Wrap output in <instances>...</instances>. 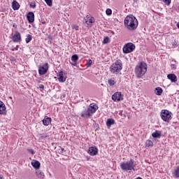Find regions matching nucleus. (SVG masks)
<instances>
[{
    "mask_svg": "<svg viewBox=\"0 0 179 179\" xmlns=\"http://www.w3.org/2000/svg\"><path fill=\"white\" fill-rule=\"evenodd\" d=\"M80 117L82 118H92V117H93V115L87 108V109H85L83 111L81 112Z\"/></svg>",
    "mask_w": 179,
    "mask_h": 179,
    "instance_id": "11",
    "label": "nucleus"
},
{
    "mask_svg": "<svg viewBox=\"0 0 179 179\" xmlns=\"http://www.w3.org/2000/svg\"><path fill=\"white\" fill-rule=\"evenodd\" d=\"M87 160H89V157H87Z\"/></svg>",
    "mask_w": 179,
    "mask_h": 179,
    "instance_id": "50",
    "label": "nucleus"
},
{
    "mask_svg": "<svg viewBox=\"0 0 179 179\" xmlns=\"http://www.w3.org/2000/svg\"><path fill=\"white\" fill-rule=\"evenodd\" d=\"M13 27H15V29H17V24H16V23H14L13 24Z\"/></svg>",
    "mask_w": 179,
    "mask_h": 179,
    "instance_id": "43",
    "label": "nucleus"
},
{
    "mask_svg": "<svg viewBox=\"0 0 179 179\" xmlns=\"http://www.w3.org/2000/svg\"><path fill=\"white\" fill-rule=\"evenodd\" d=\"M48 63H45L43 65L38 66V73L41 76L45 75L48 72Z\"/></svg>",
    "mask_w": 179,
    "mask_h": 179,
    "instance_id": "7",
    "label": "nucleus"
},
{
    "mask_svg": "<svg viewBox=\"0 0 179 179\" xmlns=\"http://www.w3.org/2000/svg\"><path fill=\"white\" fill-rule=\"evenodd\" d=\"M106 15H108V16H110V15H111L113 13V10H111V9L108 8L106 11Z\"/></svg>",
    "mask_w": 179,
    "mask_h": 179,
    "instance_id": "33",
    "label": "nucleus"
},
{
    "mask_svg": "<svg viewBox=\"0 0 179 179\" xmlns=\"http://www.w3.org/2000/svg\"><path fill=\"white\" fill-rule=\"evenodd\" d=\"M112 100L113 101H122L124 100V95L120 92H117L112 95Z\"/></svg>",
    "mask_w": 179,
    "mask_h": 179,
    "instance_id": "8",
    "label": "nucleus"
},
{
    "mask_svg": "<svg viewBox=\"0 0 179 179\" xmlns=\"http://www.w3.org/2000/svg\"><path fill=\"white\" fill-rule=\"evenodd\" d=\"M173 113L167 109H163L160 112V117L162 121L164 122H170L171 120H173Z\"/></svg>",
    "mask_w": 179,
    "mask_h": 179,
    "instance_id": "5",
    "label": "nucleus"
},
{
    "mask_svg": "<svg viewBox=\"0 0 179 179\" xmlns=\"http://www.w3.org/2000/svg\"><path fill=\"white\" fill-rule=\"evenodd\" d=\"M70 64H71V65H72L73 66H76L77 62H73V63H72V62H70Z\"/></svg>",
    "mask_w": 179,
    "mask_h": 179,
    "instance_id": "41",
    "label": "nucleus"
},
{
    "mask_svg": "<svg viewBox=\"0 0 179 179\" xmlns=\"http://www.w3.org/2000/svg\"><path fill=\"white\" fill-rule=\"evenodd\" d=\"M124 24L125 29L129 31H134L138 29V19L132 15H129L124 18Z\"/></svg>",
    "mask_w": 179,
    "mask_h": 179,
    "instance_id": "1",
    "label": "nucleus"
},
{
    "mask_svg": "<svg viewBox=\"0 0 179 179\" xmlns=\"http://www.w3.org/2000/svg\"><path fill=\"white\" fill-rule=\"evenodd\" d=\"M13 10H19V8H20V5L19 4V3H17V1H16V0H14L13 1Z\"/></svg>",
    "mask_w": 179,
    "mask_h": 179,
    "instance_id": "18",
    "label": "nucleus"
},
{
    "mask_svg": "<svg viewBox=\"0 0 179 179\" xmlns=\"http://www.w3.org/2000/svg\"><path fill=\"white\" fill-rule=\"evenodd\" d=\"M27 150L29 153H31V155H36V152L33 149L28 148L27 149Z\"/></svg>",
    "mask_w": 179,
    "mask_h": 179,
    "instance_id": "32",
    "label": "nucleus"
},
{
    "mask_svg": "<svg viewBox=\"0 0 179 179\" xmlns=\"http://www.w3.org/2000/svg\"><path fill=\"white\" fill-rule=\"evenodd\" d=\"M87 109L90 110V112L93 115V114H94L96 113V111H97L99 110V105H97L95 103H92L88 106Z\"/></svg>",
    "mask_w": 179,
    "mask_h": 179,
    "instance_id": "9",
    "label": "nucleus"
},
{
    "mask_svg": "<svg viewBox=\"0 0 179 179\" xmlns=\"http://www.w3.org/2000/svg\"><path fill=\"white\" fill-rule=\"evenodd\" d=\"M152 138H158L160 139V138H162V131L157 130L152 134Z\"/></svg>",
    "mask_w": 179,
    "mask_h": 179,
    "instance_id": "19",
    "label": "nucleus"
},
{
    "mask_svg": "<svg viewBox=\"0 0 179 179\" xmlns=\"http://www.w3.org/2000/svg\"><path fill=\"white\" fill-rule=\"evenodd\" d=\"M31 166L34 167V169L38 170V169H40V162L35 160L34 162H31Z\"/></svg>",
    "mask_w": 179,
    "mask_h": 179,
    "instance_id": "21",
    "label": "nucleus"
},
{
    "mask_svg": "<svg viewBox=\"0 0 179 179\" xmlns=\"http://www.w3.org/2000/svg\"><path fill=\"white\" fill-rule=\"evenodd\" d=\"M57 78L60 83H64L66 80V76H65V73L63 71H60L57 73Z\"/></svg>",
    "mask_w": 179,
    "mask_h": 179,
    "instance_id": "10",
    "label": "nucleus"
},
{
    "mask_svg": "<svg viewBox=\"0 0 179 179\" xmlns=\"http://www.w3.org/2000/svg\"><path fill=\"white\" fill-rule=\"evenodd\" d=\"M102 43L103 44H108V43H110V38L108 36H105Z\"/></svg>",
    "mask_w": 179,
    "mask_h": 179,
    "instance_id": "27",
    "label": "nucleus"
},
{
    "mask_svg": "<svg viewBox=\"0 0 179 179\" xmlns=\"http://www.w3.org/2000/svg\"><path fill=\"white\" fill-rule=\"evenodd\" d=\"M146 148H153V141L151 140H147L145 141Z\"/></svg>",
    "mask_w": 179,
    "mask_h": 179,
    "instance_id": "23",
    "label": "nucleus"
},
{
    "mask_svg": "<svg viewBox=\"0 0 179 179\" xmlns=\"http://www.w3.org/2000/svg\"><path fill=\"white\" fill-rule=\"evenodd\" d=\"M173 176L175 178H179V166L176 167V169L173 172Z\"/></svg>",
    "mask_w": 179,
    "mask_h": 179,
    "instance_id": "24",
    "label": "nucleus"
},
{
    "mask_svg": "<svg viewBox=\"0 0 179 179\" xmlns=\"http://www.w3.org/2000/svg\"><path fill=\"white\" fill-rule=\"evenodd\" d=\"M110 71L112 73L118 75V73L122 71V62L121 59L116 60L115 62L110 66Z\"/></svg>",
    "mask_w": 179,
    "mask_h": 179,
    "instance_id": "4",
    "label": "nucleus"
},
{
    "mask_svg": "<svg viewBox=\"0 0 179 179\" xmlns=\"http://www.w3.org/2000/svg\"><path fill=\"white\" fill-rule=\"evenodd\" d=\"M135 48H136L135 44L132 43H127L124 45L122 51L124 54H129L131 52H133Z\"/></svg>",
    "mask_w": 179,
    "mask_h": 179,
    "instance_id": "6",
    "label": "nucleus"
},
{
    "mask_svg": "<svg viewBox=\"0 0 179 179\" xmlns=\"http://www.w3.org/2000/svg\"><path fill=\"white\" fill-rule=\"evenodd\" d=\"M6 110V106H5V103L0 101V115H3V114H5Z\"/></svg>",
    "mask_w": 179,
    "mask_h": 179,
    "instance_id": "17",
    "label": "nucleus"
},
{
    "mask_svg": "<svg viewBox=\"0 0 179 179\" xmlns=\"http://www.w3.org/2000/svg\"><path fill=\"white\" fill-rule=\"evenodd\" d=\"M39 89H41L42 90H44V85L41 84V85H39Z\"/></svg>",
    "mask_w": 179,
    "mask_h": 179,
    "instance_id": "40",
    "label": "nucleus"
},
{
    "mask_svg": "<svg viewBox=\"0 0 179 179\" xmlns=\"http://www.w3.org/2000/svg\"><path fill=\"white\" fill-rule=\"evenodd\" d=\"M147 71L148 64H146L144 62H139L134 69L135 75L137 79H141V78H142V76H143Z\"/></svg>",
    "mask_w": 179,
    "mask_h": 179,
    "instance_id": "2",
    "label": "nucleus"
},
{
    "mask_svg": "<svg viewBox=\"0 0 179 179\" xmlns=\"http://www.w3.org/2000/svg\"><path fill=\"white\" fill-rule=\"evenodd\" d=\"M108 83L109 86H114V85H115V81L114 80V79L111 78L108 80Z\"/></svg>",
    "mask_w": 179,
    "mask_h": 179,
    "instance_id": "29",
    "label": "nucleus"
},
{
    "mask_svg": "<svg viewBox=\"0 0 179 179\" xmlns=\"http://www.w3.org/2000/svg\"><path fill=\"white\" fill-rule=\"evenodd\" d=\"M0 179H3V176H2V175H0Z\"/></svg>",
    "mask_w": 179,
    "mask_h": 179,
    "instance_id": "46",
    "label": "nucleus"
},
{
    "mask_svg": "<svg viewBox=\"0 0 179 179\" xmlns=\"http://www.w3.org/2000/svg\"><path fill=\"white\" fill-rule=\"evenodd\" d=\"M51 121H52V119L48 117V116H45L44 119L42 120L43 125L45 127H48V125L51 124Z\"/></svg>",
    "mask_w": 179,
    "mask_h": 179,
    "instance_id": "16",
    "label": "nucleus"
},
{
    "mask_svg": "<svg viewBox=\"0 0 179 179\" xmlns=\"http://www.w3.org/2000/svg\"><path fill=\"white\" fill-rule=\"evenodd\" d=\"M87 153L90 156H96L99 153V150L95 146L90 147L87 150Z\"/></svg>",
    "mask_w": 179,
    "mask_h": 179,
    "instance_id": "12",
    "label": "nucleus"
},
{
    "mask_svg": "<svg viewBox=\"0 0 179 179\" xmlns=\"http://www.w3.org/2000/svg\"><path fill=\"white\" fill-rule=\"evenodd\" d=\"M92 62H93L92 61V59L87 60V64H86V66H90V65H92Z\"/></svg>",
    "mask_w": 179,
    "mask_h": 179,
    "instance_id": "35",
    "label": "nucleus"
},
{
    "mask_svg": "<svg viewBox=\"0 0 179 179\" xmlns=\"http://www.w3.org/2000/svg\"><path fill=\"white\" fill-rule=\"evenodd\" d=\"M134 162L135 161L132 159L129 162H122L120 164V169L123 170V171H136V169H135L136 165Z\"/></svg>",
    "mask_w": 179,
    "mask_h": 179,
    "instance_id": "3",
    "label": "nucleus"
},
{
    "mask_svg": "<svg viewBox=\"0 0 179 179\" xmlns=\"http://www.w3.org/2000/svg\"><path fill=\"white\" fill-rule=\"evenodd\" d=\"M164 1V3H165V5H167L169 6V5H170V3H171V0H162Z\"/></svg>",
    "mask_w": 179,
    "mask_h": 179,
    "instance_id": "34",
    "label": "nucleus"
},
{
    "mask_svg": "<svg viewBox=\"0 0 179 179\" xmlns=\"http://www.w3.org/2000/svg\"><path fill=\"white\" fill-rule=\"evenodd\" d=\"M30 8H33V9H35V8H36V2H31V3H30Z\"/></svg>",
    "mask_w": 179,
    "mask_h": 179,
    "instance_id": "36",
    "label": "nucleus"
},
{
    "mask_svg": "<svg viewBox=\"0 0 179 179\" xmlns=\"http://www.w3.org/2000/svg\"><path fill=\"white\" fill-rule=\"evenodd\" d=\"M115 120L114 119H112V118H109L106 121V126L110 128V127H111V125H114L115 124Z\"/></svg>",
    "mask_w": 179,
    "mask_h": 179,
    "instance_id": "22",
    "label": "nucleus"
},
{
    "mask_svg": "<svg viewBox=\"0 0 179 179\" xmlns=\"http://www.w3.org/2000/svg\"><path fill=\"white\" fill-rule=\"evenodd\" d=\"M167 78L172 83H176L177 82V76L174 73H170L167 75Z\"/></svg>",
    "mask_w": 179,
    "mask_h": 179,
    "instance_id": "15",
    "label": "nucleus"
},
{
    "mask_svg": "<svg viewBox=\"0 0 179 179\" xmlns=\"http://www.w3.org/2000/svg\"><path fill=\"white\" fill-rule=\"evenodd\" d=\"M59 150H61L60 153H64V151L65 150V148H62L61 146H59Z\"/></svg>",
    "mask_w": 179,
    "mask_h": 179,
    "instance_id": "38",
    "label": "nucleus"
},
{
    "mask_svg": "<svg viewBox=\"0 0 179 179\" xmlns=\"http://www.w3.org/2000/svg\"><path fill=\"white\" fill-rule=\"evenodd\" d=\"M71 61L73 62H78V61H79V56H78V55H73L71 56Z\"/></svg>",
    "mask_w": 179,
    "mask_h": 179,
    "instance_id": "26",
    "label": "nucleus"
},
{
    "mask_svg": "<svg viewBox=\"0 0 179 179\" xmlns=\"http://www.w3.org/2000/svg\"><path fill=\"white\" fill-rule=\"evenodd\" d=\"M41 24H46L47 22H46L45 21H43V22H41Z\"/></svg>",
    "mask_w": 179,
    "mask_h": 179,
    "instance_id": "45",
    "label": "nucleus"
},
{
    "mask_svg": "<svg viewBox=\"0 0 179 179\" xmlns=\"http://www.w3.org/2000/svg\"><path fill=\"white\" fill-rule=\"evenodd\" d=\"M171 69H177V65L176 64H171Z\"/></svg>",
    "mask_w": 179,
    "mask_h": 179,
    "instance_id": "39",
    "label": "nucleus"
},
{
    "mask_svg": "<svg viewBox=\"0 0 179 179\" xmlns=\"http://www.w3.org/2000/svg\"><path fill=\"white\" fill-rule=\"evenodd\" d=\"M48 6H52V0H44Z\"/></svg>",
    "mask_w": 179,
    "mask_h": 179,
    "instance_id": "30",
    "label": "nucleus"
},
{
    "mask_svg": "<svg viewBox=\"0 0 179 179\" xmlns=\"http://www.w3.org/2000/svg\"><path fill=\"white\" fill-rule=\"evenodd\" d=\"M10 99H12V97H11V96H10Z\"/></svg>",
    "mask_w": 179,
    "mask_h": 179,
    "instance_id": "51",
    "label": "nucleus"
},
{
    "mask_svg": "<svg viewBox=\"0 0 179 179\" xmlns=\"http://www.w3.org/2000/svg\"><path fill=\"white\" fill-rule=\"evenodd\" d=\"M33 38L31 34H28L27 36V38H25V41L27 44H29V43L31 41V40Z\"/></svg>",
    "mask_w": 179,
    "mask_h": 179,
    "instance_id": "28",
    "label": "nucleus"
},
{
    "mask_svg": "<svg viewBox=\"0 0 179 179\" xmlns=\"http://www.w3.org/2000/svg\"><path fill=\"white\" fill-rule=\"evenodd\" d=\"M178 10L179 11V6H178Z\"/></svg>",
    "mask_w": 179,
    "mask_h": 179,
    "instance_id": "49",
    "label": "nucleus"
},
{
    "mask_svg": "<svg viewBox=\"0 0 179 179\" xmlns=\"http://www.w3.org/2000/svg\"><path fill=\"white\" fill-rule=\"evenodd\" d=\"M177 27H178V29H179V22L177 24Z\"/></svg>",
    "mask_w": 179,
    "mask_h": 179,
    "instance_id": "47",
    "label": "nucleus"
},
{
    "mask_svg": "<svg viewBox=\"0 0 179 179\" xmlns=\"http://www.w3.org/2000/svg\"><path fill=\"white\" fill-rule=\"evenodd\" d=\"M27 19L29 23H33V22H34V13L33 12L28 13L27 15Z\"/></svg>",
    "mask_w": 179,
    "mask_h": 179,
    "instance_id": "14",
    "label": "nucleus"
},
{
    "mask_svg": "<svg viewBox=\"0 0 179 179\" xmlns=\"http://www.w3.org/2000/svg\"><path fill=\"white\" fill-rule=\"evenodd\" d=\"M155 93L157 94V96H162L163 94V89H162V87H157L155 88Z\"/></svg>",
    "mask_w": 179,
    "mask_h": 179,
    "instance_id": "20",
    "label": "nucleus"
},
{
    "mask_svg": "<svg viewBox=\"0 0 179 179\" xmlns=\"http://www.w3.org/2000/svg\"><path fill=\"white\" fill-rule=\"evenodd\" d=\"M119 114H120V115H122V111H121Z\"/></svg>",
    "mask_w": 179,
    "mask_h": 179,
    "instance_id": "48",
    "label": "nucleus"
},
{
    "mask_svg": "<svg viewBox=\"0 0 179 179\" xmlns=\"http://www.w3.org/2000/svg\"><path fill=\"white\" fill-rule=\"evenodd\" d=\"M17 48H19V45H17L14 49H13V51H17Z\"/></svg>",
    "mask_w": 179,
    "mask_h": 179,
    "instance_id": "44",
    "label": "nucleus"
},
{
    "mask_svg": "<svg viewBox=\"0 0 179 179\" xmlns=\"http://www.w3.org/2000/svg\"><path fill=\"white\" fill-rule=\"evenodd\" d=\"M10 61L11 62H16V58H15V57H10Z\"/></svg>",
    "mask_w": 179,
    "mask_h": 179,
    "instance_id": "37",
    "label": "nucleus"
},
{
    "mask_svg": "<svg viewBox=\"0 0 179 179\" xmlns=\"http://www.w3.org/2000/svg\"><path fill=\"white\" fill-rule=\"evenodd\" d=\"M36 174L38 178H44V173L41 172V171H37Z\"/></svg>",
    "mask_w": 179,
    "mask_h": 179,
    "instance_id": "25",
    "label": "nucleus"
},
{
    "mask_svg": "<svg viewBox=\"0 0 179 179\" xmlns=\"http://www.w3.org/2000/svg\"><path fill=\"white\" fill-rule=\"evenodd\" d=\"M172 45H173V48H176V47H177V43H173V44H172Z\"/></svg>",
    "mask_w": 179,
    "mask_h": 179,
    "instance_id": "42",
    "label": "nucleus"
},
{
    "mask_svg": "<svg viewBox=\"0 0 179 179\" xmlns=\"http://www.w3.org/2000/svg\"><path fill=\"white\" fill-rule=\"evenodd\" d=\"M87 22H89V23H93V22H94V17H92L88 20L85 19V23H87Z\"/></svg>",
    "mask_w": 179,
    "mask_h": 179,
    "instance_id": "31",
    "label": "nucleus"
},
{
    "mask_svg": "<svg viewBox=\"0 0 179 179\" xmlns=\"http://www.w3.org/2000/svg\"><path fill=\"white\" fill-rule=\"evenodd\" d=\"M12 39L13 43H19V41H22V36H20V33L16 31L15 34L12 36Z\"/></svg>",
    "mask_w": 179,
    "mask_h": 179,
    "instance_id": "13",
    "label": "nucleus"
}]
</instances>
